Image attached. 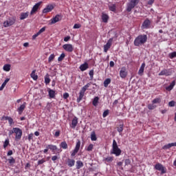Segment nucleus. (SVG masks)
<instances>
[{
  "label": "nucleus",
  "mask_w": 176,
  "mask_h": 176,
  "mask_svg": "<svg viewBox=\"0 0 176 176\" xmlns=\"http://www.w3.org/2000/svg\"><path fill=\"white\" fill-rule=\"evenodd\" d=\"M148 41V36L146 34H140L137 36L133 42L134 46L140 47L145 45Z\"/></svg>",
  "instance_id": "f257e3e1"
},
{
  "label": "nucleus",
  "mask_w": 176,
  "mask_h": 176,
  "mask_svg": "<svg viewBox=\"0 0 176 176\" xmlns=\"http://www.w3.org/2000/svg\"><path fill=\"white\" fill-rule=\"evenodd\" d=\"M111 155H115L116 156H120L122 155V150L118 146V142L116 140H113L112 149L111 151Z\"/></svg>",
  "instance_id": "f03ea898"
},
{
  "label": "nucleus",
  "mask_w": 176,
  "mask_h": 176,
  "mask_svg": "<svg viewBox=\"0 0 176 176\" xmlns=\"http://www.w3.org/2000/svg\"><path fill=\"white\" fill-rule=\"evenodd\" d=\"M15 134V141H20L23 135V131L20 128H14Z\"/></svg>",
  "instance_id": "7ed1b4c3"
},
{
  "label": "nucleus",
  "mask_w": 176,
  "mask_h": 176,
  "mask_svg": "<svg viewBox=\"0 0 176 176\" xmlns=\"http://www.w3.org/2000/svg\"><path fill=\"white\" fill-rule=\"evenodd\" d=\"M154 168L157 170V171H160L161 174H166L167 169L164 167L162 164L157 163L155 165Z\"/></svg>",
  "instance_id": "20e7f679"
},
{
  "label": "nucleus",
  "mask_w": 176,
  "mask_h": 176,
  "mask_svg": "<svg viewBox=\"0 0 176 176\" xmlns=\"http://www.w3.org/2000/svg\"><path fill=\"white\" fill-rule=\"evenodd\" d=\"M112 42H113V38H111L107 41V43L104 45V52L107 53L108 50L111 49L112 46Z\"/></svg>",
  "instance_id": "39448f33"
},
{
  "label": "nucleus",
  "mask_w": 176,
  "mask_h": 176,
  "mask_svg": "<svg viewBox=\"0 0 176 176\" xmlns=\"http://www.w3.org/2000/svg\"><path fill=\"white\" fill-rule=\"evenodd\" d=\"M173 74V70L171 69H164L162 71H161V72L159 73V76H171Z\"/></svg>",
  "instance_id": "423d86ee"
},
{
  "label": "nucleus",
  "mask_w": 176,
  "mask_h": 176,
  "mask_svg": "<svg viewBox=\"0 0 176 176\" xmlns=\"http://www.w3.org/2000/svg\"><path fill=\"white\" fill-rule=\"evenodd\" d=\"M61 20V16L60 14H57L55 17L51 19L50 25L56 24V23H58Z\"/></svg>",
  "instance_id": "0eeeda50"
},
{
  "label": "nucleus",
  "mask_w": 176,
  "mask_h": 176,
  "mask_svg": "<svg viewBox=\"0 0 176 176\" xmlns=\"http://www.w3.org/2000/svg\"><path fill=\"white\" fill-rule=\"evenodd\" d=\"M63 48L66 52H69V53L74 52V46H72V44H65L63 45Z\"/></svg>",
  "instance_id": "6e6552de"
},
{
  "label": "nucleus",
  "mask_w": 176,
  "mask_h": 176,
  "mask_svg": "<svg viewBox=\"0 0 176 176\" xmlns=\"http://www.w3.org/2000/svg\"><path fill=\"white\" fill-rule=\"evenodd\" d=\"M14 23H16V20L8 19L3 22V27H5V28H7V27H10L11 25H13Z\"/></svg>",
  "instance_id": "1a4fd4ad"
},
{
  "label": "nucleus",
  "mask_w": 176,
  "mask_h": 176,
  "mask_svg": "<svg viewBox=\"0 0 176 176\" xmlns=\"http://www.w3.org/2000/svg\"><path fill=\"white\" fill-rule=\"evenodd\" d=\"M151 26V20L146 19L144 20L142 25V30H147Z\"/></svg>",
  "instance_id": "9d476101"
},
{
  "label": "nucleus",
  "mask_w": 176,
  "mask_h": 176,
  "mask_svg": "<svg viewBox=\"0 0 176 176\" xmlns=\"http://www.w3.org/2000/svg\"><path fill=\"white\" fill-rule=\"evenodd\" d=\"M80 148V141H78L76 144V147L74 149L73 152L71 154V156H75L77 152H79V149Z\"/></svg>",
  "instance_id": "9b49d317"
},
{
  "label": "nucleus",
  "mask_w": 176,
  "mask_h": 176,
  "mask_svg": "<svg viewBox=\"0 0 176 176\" xmlns=\"http://www.w3.org/2000/svg\"><path fill=\"white\" fill-rule=\"evenodd\" d=\"M41 3H42V1H40L37 3H36L32 8L30 14H34V13H36L37 12L38 9H39V7L41 6Z\"/></svg>",
  "instance_id": "f8f14e48"
},
{
  "label": "nucleus",
  "mask_w": 176,
  "mask_h": 176,
  "mask_svg": "<svg viewBox=\"0 0 176 176\" xmlns=\"http://www.w3.org/2000/svg\"><path fill=\"white\" fill-rule=\"evenodd\" d=\"M120 76L122 79H124L127 76V71H126V67H123L120 71Z\"/></svg>",
  "instance_id": "ddd939ff"
},
{
  "label": "nucleus",
  "mask_w": 176,
  "mask_h": 176,
  "mask_svg": "<svg viewBox=\"0 0 176 176\" xmlns=\"http://www.w3.org/2000/svg\"><path fill=\"white\" fill-rule=\"evenodd\" d=\"M137 6L135 3H132L131 1H129L126 4V12H131L134 8Z\"/></svg>",
  "instance_id": "4468645a"
},
{
  "label": "nucleus",
  "mask_w": 176,
  "mask_h": 176,
  "mask_svg": "<svg viewBox=\"0 0 176 176\" xmlns=\"http://www.w3.org/2000/svg\"><path fill=\"white\" fill-rule=\"evenodd\" d=\"M53 9H54V6L53 5H48L43 10V13H49V12H52Z\"/></svg>",
  "instance_id": "2eb2a0df"
},
{
  "label": "nucleus",
  "mask_w": 176,
  "mask_h": 176,
  "mask_svg": "<svg viewBox=\"0 0 176 176\" xmlns=\"http://www.w3.org/2000/svg\"><path fill=\"white\" fill-rule=\"evenodd\" d=\"M25 105H27V103L26 102H23V104H21L17 109V112L19 113V115H21V113H23V111L25 109Z\"/></svg>",
  "instance_id": "dca6fc26"
},
{
  "label": "nucleus",
  "mask_w": 176,
  "mask_h": 176,
  "mask_svg": "<svg viewBox=\"0 0 176 176\" xmlns=\"http://www.w3.org/2000/svg\"><path fill=\"white\" fill-rule=\"evenodd\" d=\"M47 91H48L50 98H54V97H56V91L50 88H48Z\"/></svg>",
  "instance_id": "f3484780"
},
{
  "label": "nucleus",
  "mask_w": 176,
  "mask_h": 176,
  "mask_svg": "<svg viewBox=\"0 0 176 176\" xmlns=\"http://www.w3.org/2000/svg\"><path fill=\"white\" fill-rule=\"evenodd\" d=\"M78 126V118L74 117L72 121V124H70V127L72 129H75Z\"/></svg>",
  "instance_id": "a211bd4d"
},
{
  "label": "nucleus",
  "mask_w": 176,
  "mask_h": 176,
  "mask_svg": "<svg viewBox=\"0 0 176 176\" xmlns=\"http://www.w3.org/2000/svg\"><path fill=\"white\" fill-rule=\"evenodd\" d=\"M79 69H80V71H82V72L86 71V69H89V63L85 62V63L80 65Z\"/></svg>",
  "instance_id": "6ab92c4d"
},
{
  "label": "nucleus",
  "mask_w": 176,
  "mask_h": 176,
  "mask_svg": "<svg viewBox=\"0 0 176 176\" xmlns=\"http://www.w3.org/2000/svg\"><path fill=\"white\" fill-rule=\"evenodd\" d=\"M144 69H145V63H143L141 65L140 68L138 71V75H140V76H142V74H144Z\"/></svg>",
  "instance_id": "aec40b11"
},
{
  "label": "nucleus",
  "mask_w": 176,
  "mask_h": 176,
  "mask_svg": "<svg viewBox=\"0 0 176 176\" xmlns=\"http://www.w3.org/2000/svg\"><path fill=\"white\" fill-rule=\"evenodd\" d=\"M91 84H92L91 82H88L87 85H85L84 87H82L81 88L80 91H82V92L85 93L86 90H87L89 89V87H90V86H91Z\"/></svg>",
  "instance_id": "412c9836"
},
{
  "label": "nucleus",
  "mask_w": 176,
  "mask_h": 176,
  "mask_svg": "<svg viewBox=\"0 0 176 176\" xmlns=\"http://www.w3.org/2000/svg\"><path fill=\"white\" fill-rule=\"evenodd\" d=\"M46 148L48 149H50L52 152H54L55 151H57L58 148L57 146L53 145V144H48Z\"/></svg>",
  "instance_id": "4be33fe9"
},
{
  "label": "nucleus",
  "mask_w": 176,
  "mask_h": 176,
  "mask_svg": "<svg viewBox=\"0 0 176 176\" xmlns=\"http://www.w3.org/2000/svg\"><path fill=\"white\" fill-rule=\"evenodd\" d=\"M67 166L69 167H74V166H75V160H72V159H67Z\"/></svg>",
  "instance_id": "5701e85b"
},
{
  "label": "nucleus",
  "mask_w": 176,
  "mask_h": 176,
  "mask_svg": "<svg viewBox=\"0 0 176 176\" xmlns=\"http://www.w3.org/2000/svg\"><path fill=\"white\" fill-rule=\"evenodd\" d=\"M102 20L103 23H108V20H109V16L107 14H102Z\"/></svg>",
  "instance_id": "b1692460"
},
{
  "label": "nucleus",
  "mask_w": 176,
  "mask_h": 176,
  "mask_svg": "<svg viewBox=\"0 0 176 176\" xmlns=\"http://www.w3.org/2000/svg\"><path fill=\"white\" fill-rule=\"evenodd\" d=\"M30 14V12H21V16H20V20H24L28 17V15Z\"/></svg>",
  "instance_id": "393cba45"
},
{
  "label": "nucleus",
  "mask_w": 176,
  "mask_h": 176,
  "mask_svg": "<svg viewBox=\"0 0 176 176\" xmlns=\"http://www.w3.org/2000/svg\"><path fill=\"white\" fill-rule=\"evenodd\" d=\"M83 97H85V92L80 91L79 92V96L77 98V102H80V100L83 99Z\"/></svg>",
  "instance_id": "a878e982"
},
{
  "label": "nucleus",
  "mask_w": 176,
  "mask_h": 176,
  "mask_svg": "<svg viewBox=\"0 0 176 176\" xmlns=\"http://www.w3.org/2000/svg\"><path fill=\"white\" fill-rule=\"evenodd\" d=\"M174 86H175V81H173L169 86L166 87V89L168 91H171L174 89Z\"/></svg>",
  "instance_id": "bb28decb"
},
{
  "label": "nucleus",
  "mask_w": 176,
  "mask_h": 176,
  "mask_svg": "<svg viewBox=\"0 0 176 176\" xmlns=\"http://www.w3.org/2000/svg\"><path fill=\"white\" fill-rule=\"evenodd\" d=\"M10 80V78H6L5 80V81L3 82V84L1 85V86L0 87V91H2V90H3V89H5V86H6V84L8 83V82H9Z\"/></svg>",
  "instance_id": "cd10ccee"
},
{
  "label": "nucleus",
  "mask_w": 176,
  "mask_h": 176,
  "mask_svg": "<svg viewBox=\"0 0 176 176\" xmlns=\"http://www.w3.org/2000/svg\"><path fill=\"white\" fill-rule=\"evenodd\" d=\"M60 147L62 148V149H68V144H67V142L63 141L60 144Z\"/></svg>",
  "instance_id": "c85d7f7f"
},
{
  "label": "nucleus",
  "mask_w": 176,
  "mask_h": 176,
  "mask_svg": "<svg viewBox=\"0 0 176 176\" xmlns=\"http://www.w3.org/2000/svg\"><path fill=\"white\" fill-rule=\"evenodd\" d=\"M76 167L77 170H80V168H82V167H83V162H82V161H77Z\"/></svg>",
  "instance_id": "c756f323"
},
{
  "label": "nucleus",
  "mask_w": 176,
  "mask_h": 176,
  "mask_svg": "<svg viewBox=\"0 0 176 176\" xmlns=\"http://www.w3.org/2000/svg\"><path fill=\"white\" fill-rule=\"evenodd\" d=\"M100 100V98H98V96H96L92 102V104L94 105V107H97V105H98V101Z\"/></svg>",
  "instance_id": "7c9ffc66"
},
{
  "label": "nucleus",
  "mask_w": 176,
  "mask_h": 176,
  "mask_svg": "<svg viewBox=\"0 0 176 176\" xmlns=\"http://www.w3.org/2000/svg\"><path fill=\"white\" fill-rule=\"evenodd\" d=\"M30 76L32 78H33V80H38V75L35 74V70H33L30 74Z\"/></svg>",
  "instance_id": "2f4dec72"
},
{
  "label": "nucleus",
  "mask_w": 176,
  "mask_h": 176,
  "mask_svg": "<svg viewBox=\"0 0 176 176\" xmlns=\"http://www.w3.org/2000/svg\"><path fill=\"white\" fill-rule=\"evenodd\" d=\"M104 162L105 163H111V162H113V157H107L104 159Z\"/></svg>",
  "instance_id": "473e14b6"
},
{
  "label": "nucleus",
  "mask_w": 176,
  "mask_h": 176,
  "mask_svg": "<svg viewBox=\"0 0 176 176\" xmlns=\"http://www.w3.org/2000/svg\"><path fill=\"white\" fill-rule=\"evenodd\" d=\"M3 69L4 71H6V72H9V71H10V65L9 64L4 65Z\"/></svg>",
  "instance_id": "72a5a7b5"
},
{
  "label": "nucleus",
  "mask_w": 176,
  "mask_h": 176,
  "mask_svg": "<svg viewBox=\"0 0 176 176\" xmlns=\"http://www.w3.org/2000/svg\"><path fill=\"white\" fill-rule=\"evenodd\" d=\"M111 83V78H107L104 81V87H108V85Z\"/></svg>",
  "instance_id": "f704fd0d"
},
{
  "label": "nucleus",
  "mask_w": 176,
  "mask_h": 176,
  "mask_svg": "<svg viewBox=\"0 0 176 176\" xmlns=\"http://www.w3.org/2000/svg\"><path fill=\"white\" fill-rule=\"evenodd\" d=\"M123 126L124 124H121L119 125L118 127H117V131H118V133H120V134H122V132L123 131Z\"/></svg>",
  "instance_id": "c9c22d12"
},
{
  "label": "nucleus",
  "mask_w": 176,
  "mask_h": 176,
  "mask_svg": "<svg viewBox=\"0 0 176 176\" xmlns=\"http://www.w3.org/2000/svg\"><path fill=\"white\" fill-rule=\"evenodd\" d=\"M91 141H97V136L96 135V133L94 131L91 134Z\"/></svg>",
  "instance_id": "e433bc0d"
},
{
  "label": "nucleus",
  "mask_w": 176,
  "mask_h": 176,
  "mask_svg": "<svg viewBox=\"0 0 176 176\" xmlns=\"http://www.w3.org/2000/svg\"><path fill=\"white\" fill-rule=\"evenodd\" d=\"M45 85H49V83H50V78H49L48 74H47L46 76L45 77Z\"/></svg>",
  "instance_id": "4c0bfd02"
},
{
  "label": "nucleus",
  "mask_w": 176,
  "mask_h": 176,
  "mask_svg": "<svg viewBox=\"0 0 176 176\" xmlns=\"http://www.w3.org/2000/svg\"><path fill=\"white\" fill-rule=\"evenodd\" d=\"M55 57H56V55H54V54H51L48 58V63H52V61L54 60Z\"/></svg>",
  "instance_id": "58836bf2"
},
{
  "label": "nucleus",
  "mask_w": 176,
  "mask_h": 176,
  "mask_svg": "<svg viewBox=\"0 0 176 176\" xmlns=\"http://www.w3.org/2000/svg\"><path fill=\"white\" fill-rule=\"evenodd\" d=\"M65 58V54L62 53L60 56L58 58V61H63Z\"/></svg>",
  "instance_id": "ea45409f"
},
{
  "label": "nucleus",
  "mask_w": 176,
  "mask_h": 176,
  "mask_svg": "<svg viewBox=\"0 0 176 176\" xmlns=\"http://www.w3.org/2000/svg\"><path fill=\"white\" fill-rule=\"evenodd\" d=\"M8 161L10 163V164H14L16 163V160H14L13 157H10V159H8Z\"/></svg>",
  "instance_id": "a19ab883"
},
{
  "label": "nucleus",
  "mask_w": 176,
  "mask_h": 176,
  "mask_svg": "<svg viewBox=\"0 0 176 176\" xmlns=\"http://www.w3.org/2000/svg\"><path fill=\"white\" fill-rule=\"evenodd\" d=\"M28 140L29 142H31V140L34 141V133L29 134L28 137Z\"/></svg>",
  "instance_id": "79ce46f5"
},
{
  "label": "nucleus",
  "mask_w": 176,
  "mask_h": 176,
  "mask_svg": "<svg viewBox=\"0 0 176 176\" xmlns=\"http://www.w3.org/2000/svg\"><path fill=\"white\" fill-rule=\"evenodd\" d=\"M89 75L90 76L91 80H93V78H94V70L91 69L89 71Z\"/></svg>",
  "instance_id": "37998d69"
},
{
  "label": "nucleus",
  "mask_w": 176,
  "mask_h": 176,
  "mask_svg": "<svg viewBox=\"0 0 176 176\" xmlns=\"http://www.w3.org/2000/svg\"><path fill=\"white\" fill-rule=\"evenodd\" d=\"M9 144H10L9 139L8 138L6 139L5 142H3V148H6V147L9 145Z\"/></svg>",
  "instance_id": "c03bdc74"
},
{
  "label": "nucleus",
  "mask_w": 176,
  "mask_h": 176,
  "mask_svg": "<svg viewBox=\"0 0 176 176\" xmlns=\"http://www.w3.org/2000/svg\"><path fill=\"white\" fill-rule=\"evenodd\" d=\"M109 115V109H107L105 110L104 112H103V114H102V117L103 118H107V116Z\"/></svg>",
  "instance_id": "a18cd8bd"
},
{
  "label": "nucleus",
  "mask_w": 176,
  "mask_h": 176,
  "mask_svg": "<svg viewBox=\"0 0 176 176\" xmlns=\"http://www.w3.org/2000/svg\"><path fill=\"white\" fill-rule=\"evenodd\" d=\"M153 104H160V98H157L153 100Z\"/></svg>",
  "instance_id": "49530a36"
},
{
  "label": "nucleus",
  "mask_w": 176,
  "mask_h": 176,
  "mask_svg": "<svg viewBox=\"0 0 176 176\" xmlns=\"http://www.w3.org/2000/svg\"><path fill=\"white\" fill-rule=\"evenodd\" d=\"M93 148H94V145H93L92 144H89L87 148V151H88V152H90L91 151H93Z\"/></svg>",
  "instance_id": "de8ad7c7"
},
{
  "label": "nucleus",
  "mask_w": 176,
  "mask_h": 176,
  "mask_svg": "<svg viewBox=\"0 0 176 176\" xmlns=\"http://www.w3.org/2000/svg\"><path fill=\"white\" fill-rule=\"evenodd\" d=\"M109 8V10H111V12H115L116 10V6L115 5L110 6Z\"/></svg>",
  "instance_id": "09e8293b"
},
{
  "label": "nucleus",
  "mask_w": 176,
  "mask_h": 176,
  "mask_svg": "<svg viewBox=\"0 0 176 176\" xmlns=\"http://www.w3.org/2000/svg\"><path fill=\"white\" fill-rule=\"evenodd\" d=\"M170 58H174L176 57V52H173L169 54Z\"/></svg>",
  "instance_id": "8fccbe9b"
},
{
  "label": "nucleus",
  "mask_w": 176,
  "mask_h": 176,
  "mask_svg": "<svg viewBox=\"0 0 176 176\" xmlns=\"http://www.w3.org/2000/svg\"><path fill=\"white\" fill-rule=\"evenodd\" d=\"M170 148H171V145L169 144H166L164 145L163 147H162V149H170Z\"/></svg>",
  "instance_id": "3c124183"
},
{
  "label": "nucleus",
  "mask_w": 176,
  "mask_h": 176,
  "mask_svg": "<svg viewBox=\"0 0 176 176\" xmlns=\"http://www.w3.org/2000/svg\"><path fill=\"white\" fill-rule=\"evenodd\" d=\"M125 163V166H129V164H131V161L130 160V159H126L124 161Z\"/></svg>",
  "instance_id": "603ef678"
},
{
  "label": "nucleus",
  "mask_w": 176,
  "mask_h": 176,
  "mask_svg": "<svg viewBox=\"0 0 176 176\" xmlns=\"http://www.w3.org/2000/svg\"><path fill=\"white\" fill-rule=\"evenodd\" d=\"M148 109L152 110V109H155V108H156V106H155L152 104H149L148 105Z\"/></svg>",
  "instance_id": "864d4df0"
},
{
  "label": "nucleus",
  "mask_w": 176,
  "mask_h": 176,
  "mask_svg": "<svg viewBox=\"0 0 176 176\" xmlns=\"http://www.w3.org/2000/svg\"><path fill=\"white\" fill-rule=\"evenodd\" d=\"M80 27H82V25L80 24L76 23V24H74L73 28L74 30H76V29L80 28Z\"/></svg>",
  "instance_id": "5fc2aeb1"
},
{
  "label": "nucleus",
  "mask_w": 176,
  "mask_h": 176,
  "mask_svg": "<svg viewBox=\"0 0 176 176\" xmlns=\"http://www.w3.org/2000/svg\"><path fill=\"white\" fill-rule=\"evenodd\" d=\"M45 30H46V28L43 27L37 33L39 35H41V34H42V32H45Z\"/></svg>",
  "instance_id": "6e6d98bb"
},
{
  "label": "nucleus",
  "mask_w": 176,
  "mask_h": 176,
  "mask_svg": "<svg viewBox=\"0 0 176 176\" xmlns=\"http://www.w3.org/2000/svg\"><path fill=\"white\" fill-rule=\"evenodd\" d=\"M61 132L60 131V130H58V131H56V132H55V133H54V137H56V138H57V137H60V133Z\"/></svg>",
  "instance_id": "4d7b16f0"
},
{
  "label": "nucleus",
  "mask_w": 176,
  "mask_h": 176,
  "mask_svg": "<svg viewBox=\"0 0 176 176\" xmlns=\"http://www.w3.org/2000/svg\"><path fill=\"white\" fill-rule=\"evenodd\" d=\"M168 105L169 107H175V102L174 100H172L169 102Z\"/></svg>",
  "instance_id": "13d9d810"
},
{
  "label": "nucleus",
  "mask_w": 176,
  "mask_h": 176,
  "mask_svg": "<svg viewBox=\"0 0 176 176\" xmlns=\"http://www.w3.org/2000/svg\"><path fill=\"white\" fill-rule=\"evenodd\" d=\"M68 97H69V94H68L67 92L63 94V98H64V100H67V98H68Z\"/></svg>",
  "instance_id": "bf43d9fd"
},
{
  "label": "nucleus",
  "mask_w": 176,
  "mask_h": 176,
  "mask_svg": "<svg viewBox=\"0 0 176 176\" xmlns=\"http://www.w3.org/2000/svg\"><path fill=\"white\" fill-rule=\"evenodd\" d=\"M131 2H132V3H134L135 5H138L140 0H131Z\"/></svg>",
  "instance_id": "052dcab7"
},
{
  "label": "nucleus",
  "mask_w": 176,
  "mask_h": 176,
  "mask_svg": "<svg viewBox=\"0 0 176 176\" xmlns=\"http://www.w3.org/2000/svg\"><path fill=\"white\" fill-rule=\"evenodd\" d=\"M8 120L9 124H10V125L13 124V118H12L10 117V118H8Z\"/></svg>",
  "instance_id": "680f3d73"
},
{
  "label": "nucleus",
  "mask_w": 176,
  "mask_h": 176,
  "mask_svg": "<svg viewBox=\"0 0 176 176\" xmlns=\"http://www.w3.org/2000/svg\"><path fill=\"white\" fill-rule=\"evenodd\" d=\"M45 162H46L45 160L42 159L38 161V164H43V163H45Z\"/></svg>",
  "instance_id": "e2e57ef3"
},
{
  "label": "nucleus",
  "mask_w": 176,
  "mask_h": 176,
  "mask_svg": "<svg viewBox=\"0 0 176 176\" xmlns=\"http://www.w3.org/2000/svg\"><path fill=\"white\" fill-rule=\"evenodd\" d=\"M69 39H71V36H67L64 38L65 42H68V41H69Z\"/></svg>",
  "instance_id": "0e129e2a"
},
{
  "label": "nucleus",
  "mask_w": 176,
  "mask_h": 176,
  "mask_svg": "<svg viewBox=\"0 0 176 176\" xmlns=\"http://www.w3.org/2000/svg\"><path fill=\"white\" fill-rule=\"evenodd\" d=\"M12 155H13V151L12 150L8 151L7 153V156H12Z\"/></svg>",
  "instance_id": "69168bd1"
},
{
  "label": "nucleus",
  "mask_w": 176,
  "mask_h": 176,
  "mask_svg": "<svg viewBox=\"0 0 176 176\" xmlns=\"http://www.w3.org/2000/svg\"><path fill=\"white\" fill-rule=\"evenodd\" d=\"M12 134H14V128H13L12 130L10 131L8 133L9 135H12Z\"/></svg>",
  "instance_id": "338daca9"
},
{
  "label": "nucleus",
  "mask_w": 176,
  "mask_h": 176,
  "mask_svg": "<svg viewBox=\"0 0 176 176\" xmlns=\"http://www.w3.org/2000/svg\"><path fill=\"white\" fill-rule=\"evenodd\" d=\"M37 36H39V34L38 32L32 36V39H36Z\"/></svg>",
  "instance_id": "774afa93"
}]
</instances>
